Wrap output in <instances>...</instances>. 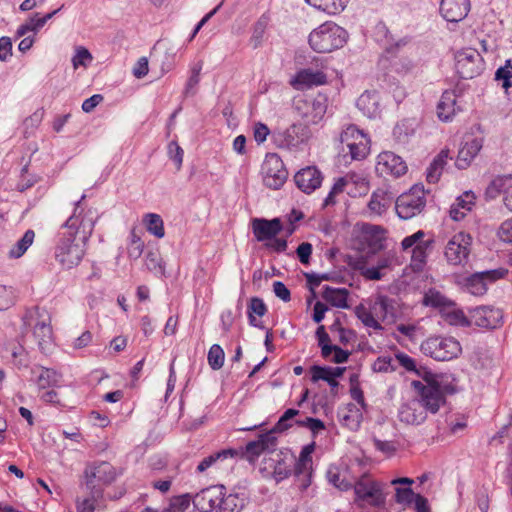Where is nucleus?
I'll return each instance as SVG.
<instances>
[{"mask_svg":"<svg viewBox=\"0 0 512 512\" xmlns=\"http://www.w3.org/2000/svg\"><path fill=\"white\" fill-rule=\"evenodd\" d=\"M417 494L410 487L396 488L395 500L399 504L410 505L415 500Z\"/></svg>","mask_w":512,"mask_h":512,"instance_id":"obj_56","label":"nucleus"},{"mask_svg":"<svg viewBox=\"0 0 512 512\" xmlns=\"http://www.w3.org/2000/svg\"><path fill=\"white\" fill-rule=\"evenodd\" d=\"M441 316L450 325L461 327L471 326L470 319L465 316L461 309L456 308L455 302H453L450 307L441 314Z\"/></svg>","mask_w":512,"mask_h":512,"instance_id":"obj_40","label":"nucleus"},{"mask_svg":"<svg viewBox=\"0 0 512 512\" xmlns=\"http://www.w3.org/2000/svg\"><path fill=\"white\" fill-rule=\"evenodd\" d=\"M373 370L376 372H388L394 370L391 357H378L373 364Z\"/></svg>","mask_w":512,"mask_h":512,"instance_id":"obj_64","label":"nucleus"},{"mask_svg":"<svg viewBox=\"0 0 512 512\" xmlns=\"http://www.w3.org/2000/svg\"><path fill=\"white\" fill-rule=\"evenodd\" d=\"M23 320L25 325L33 328V336L39 349L43 353L50 352L53 347V331L49 313L45 309L35 307L26 313Z\"/></svg>","mask_w":512,"mask_h":512,"instance_id":"obj_5","label":"nucleus"},{"mask_svg":"<svg viewBox=\"0 0 512 512\" xmlns=\"http://www.w3.org/2000/svg\"><path fill=\"white\" fill-rule=\"evenodd\" d=\"M347 31L332 21H327L309 35L310 47L318 53H330L347 42Z\"/></svg>","mask_w":512,"mask_h":512,"instance_id":"obj_4","label":"nucleus"},{"mask_svg":"<svg viewBox=\"0 0 512 512\" xmlns=\"http://www.w3.org/2000/svg\"><path fill=\"white\" fill-rule=\"evenodd\" d=\"M85 486L93 497H102L103 487L117 478L116 469L108 462H94L85 469Z\"/></svg>","mask_w":512,"mask_h":512,"instance_id":"obj_8","label":"nucleus"},{"mask_svg":"<svg viewBox=\"0 0 512 512\" xmlns=\"http://www.w3.org/2000/svg\"><path fill=\"white\" fill-rule=\"evenodd\" d=\"M512 77V60H507L505 66L497 69L495 73L496 80H502V87L508 89L511 87L510 78Z\"/></svg>","mask_w":512,"mask_h":512,"instance_id":"obj_51","label":"nucleus"},{"mask_svg":"<svg viewBox=\"0 0 512 512\" xmlns=\"http://www.w3.org/2000/svg\"><path fill=\"white\" fill-rule=\"evenodd\" d=\"M252 230L257 241L264 242L274 239L283 230V225L279 218H255L252 220Z\"/></svg>","mask_w":512,"mask_h":512,"instance_id":"obj_25","label":"nucleus"},{"mask_svg":"<svg viewBox=\"0 0 512 512\" xmlns=\"http://www.w3.org/2000/svg\"><path fill=\"white\" fill-rule=\"evenodd\" d=\"M202 66H203L202 61H198L197 63H195L192 66L191 75L189 76L187 84H186V89H185L186 94H190V93L194 94V92H192V90L198 85V83L200 81V72L202 70Z\"/></svg>","mask_w":512,"mask_h":512,"instance_id":"obj_54","label":"nucleus"},{"mask_svg":"<svg viewBox=\"0 0 512 512\" xmlns=\"http://www.w3.org/2000/svg\"><path fill=\"white\" fill-rule=\"evenodd\" d=\"M452 303V300L435 289H429L422 300L424 306L438 309L440 314L446 311Z\"/></svg>","mask_w":512,"mask_h":512,"instance_id":"obj_34","label":"nucleus"},{"mask_svg":"<svg viewBox=\"0 0 512 512\" xmlns=\"http://www.w3.org/2000/svg\"><path fill=\"white\" fill-rule=\"evenodd\" d=\"M503 313L500 309L488 306L477 307L471 312V325L495 329L501 325Z\"/></svg>","mask_w":512,"mask_h":512,"instance_id":"obj_22","label":"nucleus"},{"mask_svg":"<svg viewBox=\"0 0 512 512\" xmlns=\"http://www.w3.org/2000/svg\"><path fill=\"white\" fill-rule=\"evenodd\" d=\"M300 413L299 410L290 408L287 409L283 415L279 418L275 426L269 431L273 432V435L276 433H282L292 427V419Z\"/></svg>","mask_w":512,"mask_h":512,"instance_id":"obj_43","label":"nucleus"},{"mask_svg":"<svg viewBox=\"0 0 512 512\" xmlns=\"http://www.w3.org/2000/svg\"><path fill=\"white\" fill-rule=\"evenodd\" d=\"M294 477L300 490H306L312 483V459L303 454L294 464Z\"/></svg>","mask_w":512,"mask_h":512,"instance_id":"obj_28","label":"nucleus"},{"mask_svg":"<svg viewBox=\"0 0 512 512\" xmlns=\"http://www.w3.org/2000/svg\"><path fill=\"white\" fill-rule=\"evenodd\" d=\"M86 195L75 202L73 214L62 225L55 246V258L66 269L77 266L85 255V244L91 237L97 213L92 208L85 210L82 201Z\"/></svg>","mask_w":512,"mask_h":512,"instance_id":"obj_1","label":"nucleus"},{"mask_svg":"<svg viewBox=\"0 0 512 512\" xmlns=\"http://www.w3.org/2000/svg\"><path fill=\"white\" fill-rule=\"evenodd\" d=\"M145 265L148 270L156 275L163 276L165 274V269L162 265V258L156 251L147 252L145 256Z\"/></svg>","mask_w":512,"mask_h":512,"instance_id":"obj_46","label":"nucleus"},{"mask_svg":"<svg viewBox=\"0 0 512 512\" xmlns=\"http://www.w3.org/2000/svg\"><path fill=\"white\" fill-rule=\"evenodd\" d=\"M338 416L341 424L348 427L350 430L359 429L362 414L353 403H349L345 408L340 409Z\"/></svg>","mask_w":512,"mask_h":512,"instance_id":"obj_33","label":"nucleus"},{"mask_svg":"<svg viewBox=\"0 0 512 512\" xmlns=\"http://www.w3.org/2000/svg\"><path fill=\"white\" fill-rule=\"evenodd\" d=\"M311 380L313 382H317L319 380L326 381L328 385L332 388L338 387L339 383L337 380L333 379L331 373L328 370L327 366H318L314 365L311 367Z\"/></svg>","mask_w":512,"mask_h":512,"instance_id":"obj_45","label":"nucleus"},{"mask_svg":"<svg viewBox=\"0 0 512 512\" xmlns=\"http://www.w3.org/2000/svg\"><path fill=\"white\" fill-rule=\"evenodd\" d=\"M327 83V75L320 70L305 68L298 71L290 80V84L297 90L309 89Z\"/></svg>","mask_w":512,"mask_h":512,"instance_id":"obj_24","label":"nucleus"},{"mask_svg":"<svg viewBox=\"0 0 512 512\" xmlns=\"http://www.w3.org/2000/svg\"><path fill=\"white\" fill-rule=\"evenodd\" d=\"M425 236L426 233L423 230H418L414 234L406 236L401 242L402 250L411 252L410 266L415 272L423 271L435 243L433 238L425 240Z\"/></svg>","mask_w":512,"mask_h":512,"instance_id":"obj_6","label":"nucleus"},{"mask_svg":"<svg viewBox=\"0 0 512 512\" xmlns=\"http://www.w3.org/2000/svg\"><path fill=\"white\" fill-rule=\"evenodd\" d=\"M277 457L279 459L273 460L275 463L273 468V477L277 482H280L286 478H288L291 473V463H288L285 459H282L280 455L277 454Z\"/></svg>","mask_w":512,"mask_h":512,"instance_id":"obj_47","label":"nucleus"},{"mask_svg":"<svg viewBox=\"0 0 512 512\" xmlns=\"http://www.w3.org/2000/svg\"><path fill=\"white\" fill-rule=\"evenodd\" d=\"M295 424L301 427H307L314 434L325 429L324 422L313 417H306L305 420H295Z\"/></svg>","mask_w":512,"mask_h":512,"instance_id":"obj_58","label":"nucleus"},{"mask_svg":"<svg viewBox=\"0 0 512 512\" xmlns=\"http://www.w3.org/2000/svg\"><path fill=\"white\" fill-rule=\"evenodd\" d=\"M356 106L368 118H375L380 113L378 97L375 93L365 92L357 99Z\"/></svg>","mask_w":512,"mask_h":512,"instance_id":"obj_32","label":"nucleus"},{"mask_svg":"<svg viewBox=\"0 0 512 512\" xmlns=\"http://www.w3.org/2000/svg\"><path fill=\"white\" fill-rule=\"evenodd\" d=\"M225 353L218 344H213L207 355L208 364L212 370H219L224 365Z\"/></svg>","mask_w":512,"mask_h":512,"instance_id":"obj_44","label":"nucleus"},{"mask_svg":"<svg viewBox=\"0 0 512 512\" xmlns=\"http://www.w3.org/2000/svg\"><path fill=\"white\" fill-rule=\"evenodd\" d=\"M248 501L243 489L228 491L224 485H213L197 493L193 504L200 512H241Z\"/></svg>","mask_w":512,"mask_h":512,"instance_id":"obj_2","label":"nucleus"},{"mask_svg":"<svg viewBox=\"0 0 512 512\" xmlns=\"http://www.w3.org/2000/svg\"><path fill=\"white\" fill-rule=\"evenodd\" d=\"M241 454L234 448L222 449L203 458L196 467L197 473H204L209 468L225 469L232 467L237 462V457Z\"/></svg>","mask_w":512,"mask_h":512,"instance_id":"obj_19","label":"nucleus"},{"mask_svg":"<svg viewBox=\"0 0 512 512\" xmlns=\"http://www.w3.org/2000/svg\"><path fill=\"white\" fill-rule=\"evenodd\" d=\"M325 301L337 308H348L347 298L348 290L345 288H332L325 286L322 292Z\"/></svg>","mask_w":512,"mask_h":512,"instance_id":"obj_35","label":"nucleus"},{"mask_svg":"<svg viewBox=\"0 0 512 512\" xmlns=\"http://www.w3.org/2000/svg\"><path fill=\"white\" fill-rule=\"evenodd\" d=\"M277 437L273 432L261 434L257 440L248 442L244 447L235 448L241 454L237 457L239 459H246L250 463H254L258 457L264 452H274L277 447Z\"/></svg>","mask_w":512,"mask_h":512,"instance_id":"obj_15","label":"nucleus"},{"mask_svg":"<svg viewBox=\"0 0 512 512\" xmlns=\"http://www.w3.org/2000/svg\"><path fill=\"white\" fill-rule=\"evenodd\" d=\"M92 61L91 53L84 47H79L76 50L75 55L72 58V63L74 68H78L79 66H87L89 62Z\"/></svg>","mask_w":512,"mask_h":512,"instance_id":"obj_57","label":"nucleus"},{"mask_svg":"<svg viewBox=\"0 0 512 512\" xmlns=\"http://www.w3.org/2000/svg\"><path fill=\"white\" fill-rule=\"evenodd\" d=\"M391 200L392 198L387 191L379 189L372 193L368 202V208L371 212L382 215L390 206Z\"/></svg>","mask_w":512,"mask_h":512,"instance_id":"obj_36","label":"nucleus"},{"mask_svg":"<svg viewBox=\"0 0 512 512\" xmlns=\"http://www.w3.org/2000/svg\"><path fill=\"white\" fill-rule=\"evenodd\" d=\"M266 312H267V307H266L264 301L261 298L252 297L250 299V302L248 305L249 324L253 327L264 329L262 322L258 321L255 318V315L262 317L265 315Z\"/></svg>","mask_w":512,"mask_h":512,"instance_id":"obj_38","label":"nucleus"},{"mask_svg":"<svg viewBox=\"0 0 512 512\" xmlns=\"http://www.w3.org/2000/svg\"><path fill=\"white\" fill-rule=\"evenodd\" d=\"M484 60L474 48H465L455 55V69L462 79H472L484 70Z\"/></svg>","mask_w":512,"mask_h":512,"instance_id":"obj_12","label":"nucleus"},{"mask_svg":"<svg viewBox=\"0 0 512 512\" xmlns=\"http://www.w3.org/2000/svg\"><path fill=\"white\" fill-rule=\"evenodd\" d=\"M60 382V375L53 369H42L38 376V386L40 389H45L50 386H56Z\"/></svg>","mask_w":512,"mask_h":512,"instance_id":"obj_48","label":"nucleus"},{"mask_svg":"<svg viewBox=\"0 0 512 512\" xmlns=\"http://www.w3.org/2000/svg\"><path fill=\"white\" fill-rule=\"evenodd\" d=\"M449 158V151L442 150L431 162L429 167L427 168L426 179L429 183H436L441 173L447 164V159Z\"/></svg>","mask_w":512,"mask_h":512,"instance_id":"obj_37","label":"nucleus"},{"mask_svg":"<svg viewBox=\"0 0 512 512\" xmlns=\"http://www.w3.org/2000/svg\"><path fill=\"white\" fill-rule=\"evenodd\" d=\"M309 137V129L306 125L294 123L281 132H274L273 141L279 148L292 149L304 143Z\"/></svg>","mask_w":512,"mask_h":512,"instance_id":"obj_17","label":"nucleus"},{"mask_svg":"<svg viewBox=\"0 0 512 512\" xmlns=\"http://www.w3.org/2000/svg\"><path fill=\"white\" fill-rule=\"evenodd\" d=\"M322 180V173L315 166L303 168L294 176L297 187L306 194H310L319 188Z\"/></svg>","mask_w":512,"mask_h":512,"instance_id":"obj_26","label":"nucleus"},{"mask_svg":"<svg viewBox=\"0 0 512 512\" xmlns=\"http://www.w3.org/2000/svg\"><path fill=\"white\" fill-rule=\"evenodd\" d=\"M507 270L493 269L476 272L466 279L468 291L475 296H482L487 292V284L495 282L505 276Z\"/></svg>","mask_w":512,"mask_h":512,"instance_id":"obj_21","label":"nucleus"},{"mask_svg":"<svg viewBox=\"0 0 512 512\" xmlns=\"http://www.w3.org/2000/svg\"><path fill=\"white\" fill-rule=\"evenodd\" d=\"M475 196L472 192H465L456 199L449 210L450 217L455 221L462 220L467 212L474 206Z\"/></svg>","mask_w":512,"mask_h":512,"instance_id":"obj_30","label":"nucleus"},{"mask_svg":"<svg viewBox=\"0 0 512 512\" xmlns=\"http://www.w3.org/2000/svg\"><path fill=\"white\" fill-rule=\"evenodd\" d=\"M472 247L470 234L459 232L452 236L444 249V257L449 265L465 266L469 261Z\"/></svg>","mask_w":512,"mask_h":512,"instance_id":"obj_11","label":"nucleus"},{"mask_svg":"<svg viewBox=\"0 0 512 512\" xmlns=\"http://www.w3.org/2000/svg\"><path fill=\"white\" fill-rule=\"evenodd\" d=\"M312 250H313L312 244L309 242H303L297 247L296 253L299 258V261L302 264L309 263L310 257L312 254Z\"/></svg>","mask_w":512,"mask_h":512,"instance_id":"obj_61","label":"nucleus"},{"mask_svg":"<svg viewBox=\"0 0 512 512\" xmlns=\"http://www.w3.org/2000/svg\"><path fill=\"white\" fill-rule=\"evenodd\" d=\"M327 477L329 482L341 491H348L353 486L351 482L345 479H341L340 474L338 472L329 470L327 473Z\"/></svg>","mask_w":512,"mask_h":512,"instance_id":"obj_59","label":"nucleus"},{"mask_svg":"<svg viewBox=\"0 0 512 512\" xmlns=\"http://www.w3.org/2000/svg\"><path fill=\"white\" fill-rule=\"evenodd\" d=\"M101 497H93V494L89 491V496L83 499H76V510L77 512H94L95 505L98 499Z\"/></svg>","mask_w":512,"mask_h":512,"instance_id":"obj_55","label":"nucleus"},{"mask_svg":"<svg viewBox=\"0 0 512 512\" xmlns=\"http://www.w3.org/2000/svg\"><path fill=\"white\" fill-rule=\"evenodd\" d=\"M346 184H347V181L345 178H343V177L338 178L336 180V182L334 183V185L332 186L327 197L324 199L323 207L334 205L336 203L335 196L344 191Z\"/></svg>","mask_w":512,"mask_h":512,"instance_id":"obj_49","label":"nucleus"},{"mask_svg":"<svg viewBox=\"0 0 512 512\" xmlns=\"http://www.w3.org/2000/svg\"><path fill=\"white\" fill-rule=\"evenodd\" d=\"M330 328H331V330L337 329L338 334H339V341L343 345H347L349 342H351L355 338V333L350 329L341 327L338 321L335 322Z\"/></svg>","mask_w":512,"mask_h":512,"instance_id":"obj_60","label":"nucleus"},{"mask_svg":"<svg viewBox=\"0 0 512 512\" xmlns=\"http://www.w3.org/2000/svg\"><path fill=\"white\" fill-rule=\"evenodd\" d=\"M432 388L424 390L420 398H413L403 403L398 411V418L401 422L411 425L423 423L427 412L436 414L439 408L445 403V399L435 397Z\"/></svg>","mask_w":512,"mask_h":512,"instance_id":"obj_3","label":"nucleus"},{"mask_svg":"<svg viewBox=\"0 0 512 512\" xmlns=\"http://www.w3.org/2000/svg\"><path fill=\"white\" fill-rule=\"evenodd\" d=\"M459 108L456 104V95L453 91H445L437 105V115L442 121H449Z\"/></svg>","mask_w":512,"mask_h":512,"instance_id":"obj_31","label":"nucleus"},{"mask_svg":"<svg viewBox=\"0 0 512 512\" xmlns=\"http://www.w3.org/2000/svg\"><path fill=\"white\" fill-rule=\"evenodd\" d=\"M470 10L469 0H442L440 13L443 18L452 23L463 20Z\"/></svg>","mask_w":512,"mask_h":512,"instance_id":"obj_27","label":"nucleus"},{"mask_svg":"<svg viewBox=\"0 0 512 512\" xmlns=\"http://www.w3.org/2000/svg\"><path fill=\"white\" fill-rule=\"evenodd\" d=\"M498 236L503 242L512 243V218L501 224Z\"/></svg>","mask_w":512,"mask_h":512,"instance_id":"obj_63","label":"nucleus"},{"mask_svg":"<svg viewBox=\"0 0 512 512\" xmlns=\"http://www.w3.org/2000/svg\"><path fill=\"white\" fill-rule=\"evenodd\" d=\"M261 173L264 185L273 190L280 189L288 177L284 163L276 153H268L265 156Z\"/></svg>","mask_w":512,"mask_h":512,"instance_id":"obj_13","label":"nucleus"},{"mask_svg":"<svg viewBox=\"0 0 512 512\" xmlns=\"http://www.w3.org/2000/svg\"><path fill=\"white\" fill-rule=\"evenodd\" d=\"M328 98L318 94L313 98H298L294 101V111L307 124L319 123L326 114Z\"/></svg>","mask_w":512,"mask_h":512,"instance_id":"obj_9","label":"nucleus"},{"mask_svg":"<svg viewBox=\"0 0 512 512\" xmlns=\"http://www.w3.org/2000/svg\"><path fill=\"white\" fill-rule=\"evenodd\" d=\"M376 450L382 452L387 457H391L397 451V443L389 440H380L377 437L372 438Z\"/></svg>","mask_w":512,"mask_h":512,"instance_id":"obj_53","label":"nucleus"},{"mask_svg":"<svg viewBox=\"0 0 512 512\" xmlns=\"http://www.w3.org/2000/svg\"><path fill=\"white\" fill-rule=\"evenodd\" d=\"M425 205L424 189L415 185L396 199L395 210L401 219L408 220L420 214Z\"/></svg>","mask_w":512,"mask_h":512,"instance_id":"obj_10","label":"nucleus"},{"mask_svg":"<svg viewBox=\"0 0 512 512\" xmlns=\"http://www.w3.org/2000/svg\"><path fill=\"white\" fill-rule=\"evenodd\" d=\"M357 500L367 501L370 505L381 506L385 499L379 483L363 476L352 486Z\"/></svg>","mask_w":512,"mask_h":512,"instance_id":"obj_20","label":"nucleus"},{"mask_svg":"<svg viewBox=\"0 0 512 512\" xmlns=\"http://www.w3.org/2000/svg\"><path fill=\"white\" fill-rule=\"evenodd\" d=\"M253 134L257 144H262L266 141L267 136L270 134V130L266 124L257 122L254 125Z\"/></svg>","mask_w":512,"mask_h":512,"instance_id":"obj_62","label":"nucleus"},{"mask_svg":"<svg viewBox=\"0 0 512 512\" xmlns=\"http://www.w3.org/2000/svg\"><path fill=\"white\" fill-rule=\"evenodd\" d=\"M405 161L391 151H384L377 157L376 173L381 177L398 178L407 172Z\"/></svg>","mask_w":512,"mask_h":512,"instance_id":"obj_18","label":"nucleus"},{"mask_svg":"<svg viewBox=\"0 0 512 512\" xmlns=\"http://www.w3.org/2000/svg\"><path fill=\"white\" fill-rule=\"evenodd\" d=\"M35 233L33 230L28 229L21 239H19L9 250L8 256L11 259L20 258L34 241Z\"/></svg>","mask_w":512,"mask_h":512,"instance_id":"obj_41","label":"nucleus"},{"mask_svg":"<svg viewBox=\"0 0 512 512\" xmlns=\"http://www.w3.org/2000/svg\"><path fill=\"white\" fill-rule=\"evenodd\" d=\"M483 146V139L473 135L464 137L462 145L458 151L456 166L459 169H466L473 159L478 155Z\"/></svg>","mask_w":512,"mask_h":512,"instance_id":"obj_23","label":"nucleus"},{"mask_svg":"<svg viewBox=\"0 0 512 512\" xmlns=\"http://www.w3.org/2000/svg\"><path fill=\"white\" fill-rule=\"evenodd\" d=\"M342 144H345L353 160H363L370 151L369 137L356 125H349L340 135Z\"/></svg>","mask_w":512,"mask_h":512,"instance_id":"obj_14","label":"nucleus"},{"mask_svg":"<svg viewBox=\"0 0 512 512\" xmlns=\"http://www.w3.org/2000/svg\"><path fill=\"white\" fill-rule=\"evenodd\" d=\"M421 352L437 361L457 358L462 351L460 343L453 337L430 336L420 345Z\"/></svg>","mask_w":512,"mask_h":512,"instance_id":"obj_7","label":"nucleus"},{"mask_svg":"<svg viewBox=\"0 0 512 512\" xmlns=\"http://www.w3.org/2000/svg\"><path fill=\"white\" fill-rule=\"evenodd\" d=\"M354 313L356 317L363 323L364 326L368 328H373L374 330L382 331L383 326L380 322L374 317V311L371 308H367L363 304H359L355 307Z\"/></svg>","mask_w":512,"mask_h":512,"instance_id":"obj_39","label":"nucleus"},{"mask_svg":"<svg viewBox=\"0 0 512 512\" xmlns=\"http://www.w3.org/2000/svg\"><path fill=\"white\" fill-rule=\"evenodd\" d=\"M414 373L426 382V384H424L418 380L412 381L411 384L419 395H423L424 390L427 388H432L433 393H435L434 396L440 399H445V394L455 393L454 387L442 384L441 376L432 373L423 366L417 367Z\"/></svg>","mask_w":512,"mask_h":512,"instance_id":"obj_16","label":"nucleus"},{"mask_svg":"<svg viewBox=\"0 0 512 512\" xmlns=\"http://www.w3.org/2000/svg\"><path fill=\"white\" fill-rule=\"evenodd\" d=\"M398 308L399 306L397 301L386 295H379L372 305L374 313L377 316H380L382 320L396 319L399 312Z\"/></svg>","mask_w":512,"mask_h":512,"instance_id":"obj_29","label":"nucleus"},{"mask_svg":"<svg viewBox=\"0 0 512 512\" xmlns=\"http://www.w3.org/2000/svg\"><path fill=\"white\" fill-rule=\"evenodd\" d=\"M15 302V292L12 287L0 285V311L7 310Z\"/></svg>","mask_w":512,"mask_h":512,"instance_id":"obj_50","label":"nucleus"},{"mask_svg":"<svg viewBox=\"0 0 512 512\" xmlns=\"http://www.w3.org/2000/svg\"><path fill=\"white\" fill-rule=\"evenodd\" d=\"M168 156L174 162L176 169L180 170L183 163L184 151L176 141H171L168 146Z\"/></svg>","mask_w":512,"mask_h":512,"instance_id":"obj_52","label":"nucleus"},{"mask_svg":"<svg viewBox=\"0 0 512 512\" xmlns=\"http://www.w3.org/2000/svg\"><path fill=\"white\" fill-rule=\"evenodd\" d=\"M143 223L147 231L157 238H163L165 235L164 222L160 215L156 213H147L143 217Z\"/></svg>","mask_w":512,"mask_h":512,"instance_id":"obj_42","label":"nucleus"}]
</instances>
